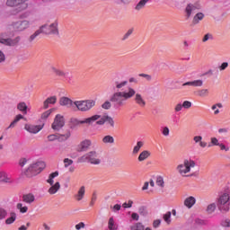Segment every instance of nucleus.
<instances>
[{"label": "nucleus", "instance_id": "nucleus-1", "mask_svg": "<svg viewBox=\"0 0 230 230\" xmlns=\"http://www.w3.org/2000/svg\"><path fill=\"white\" fill-rule=\"evenodd\" d=\"M136 94V90L132 87H128L126 90L122 92H116L111 96L110 101L111 103H114L116 107H124L126 105L127 101L134 98Z\"/></svg>", "mask_w": 230, "mask_h": 230}, {"label": "nucleus", "instance_id": "nucleus-2", "mask_svg": "<svg viewBox=\"0 0 230 230\" xmlns=\"http://www.w3.org/2000/svg\"><path fill=\"white\" fill-rule=\"evenodd\" d=\"M197 166V164L192 159L187 158L184 159L183 162L176 166V172L181 177H193V173H191V170Z\"/></svg>", "mask_w": 230, "mask_h": 230}, {"label": "nucleus", "instance_id": "nucleus-3", "mask_svg": "<svg viewBox=\"0 0 230 230\" xmlns=\"http://www.w3.org/2000/svg\"><path fill=\"white\" fill-rule=\"evenodd\" d=\"M230 196L229 193L224 192L217 198V208L221 213H229L230 209Z\"/></svg>", "mask_w": 230, "mask_h": 230}, {"label": "nucleus", "instance_id": "nucleus-4", "mask_svg": "<svg viewBox=\"0 0 230 230\" xmlns=\"http://www.w3.org/2000/svg\"><path fill=\"white\" fill-rule=\"evenodd\" d=\"M46 168V163L43 161L36 162L29 166L25 172L27 177H35Z\"/></svg>", "mask_w": 230, "mask_h": 230}, {"label": "nucleus", "instance_id": "nucleus-5", "mask_svg": "<svg viewBox=\"0 0 230 230\" xmlns=\"http://www.w3.org/2000/svg\"><path fill=\"white\" fill-rule=\"evenodd\" d=\"M86 161L90 163V164L95 165L101 164L102 163V159H100V155L96 151H90L78 159L79 163H85Z\"/></svg>", "mask_w": 230, "mask_h": 230}, {"label": "nucleus", "instance_id": "nucleus-6", "mask_svg": "<svg viewBox=\"0 0 230 230\" xmlns=\"http://www.w3.org/2000/svg\"><path fill=\"white\" fill-rule=\"evenodd\" d=\"M100 118H102V115L95 114L83 120H78L77 119H71L70 128H75V127H78V125H93V123H94V121H98Z\"/></svg>", "mask_w": 230, "mask_h": 230}, {"label": "nucleus", "instance_id": "nucleus-7", "mask_svg": "<svg viewBox=\"0 0 230 230\" xmlns=\"http://www.w3.org/2000/svg\"><path fill=\"white\" fill-rule=\"evenodd\" d=\"M40 30L44 35H58V22L54 21L52 23H45L40 27Z\"/></svg>", "mask_w": 230, "mask_h": 230}, {"label": "nucleus", "instance_id": "nucleus-8", "mask_svg": "<svg viewBox=\"0 0 230 230\" xmlns=\"http://www.w3.org/2000/svg\"><path fill=\"white\" fill-rule=\"evenodd\" d=\"M55 177H58V172L50 173L47 180L48 184H50V188L48 190L49 195H55L56 193H58V190H60V182L57 181L55 183V181L53 180Z\"/></svg>", "mask_w": 230, "mask_h": 230}, {"label": "nucleus", "instance_id": "nucleus-9", "mask_svg": "<svg viewBox=\"0 0 230 230\" xmlns=\"http://www.w3.org/2000/svg\"><path fill=\"white\" fill-rule=\"evenodd\" d=\"M74 105L76 107L77 111L87 112L96 105V102L94 100L75 101L74 102Z\"/></svg>", "mask_w": 230, "mask_h": 230}, {"label": "nucleus", "instance_id": "nucleus-10", "mask_svg": "<svg viewBox=\"0 0 230 230\" xmlns=\"http://www.w3.org/2000/svg\"><path fill=\"white\" fill-rule=\"evenodd\" d=\"M30 26H31V22L28 20H19L13 22L11 24V27L13 28V31H15L16 33L26 31V30L30 29Z\"/></svg>", "mask_w": 230, "mask_h": 230}, {"label": "nucleus", "instance_id": "nucleus-11", "mask_svg": "<svg viewBox=\"0 0 230 230\" xmlns=\"http://www.w3.org/2000/svg\"><path fill=\"white\" fill-rule=\"evenodd\" d=\"M28 0H7V6L16 7L17 12H22L28 8V4H26Z\"/></svg>", "mask_w": 230, "mask_h": 230}, {"label": "nucleus", "instance_id": "nucleus-12", "mask_svg": "<svg viewBox=\"0 0 230 230\" xmlns=\"http://www.w3.org/2000/svg\"><path fill=\"white\" fill-rule=\"evenodd\" d=\"M66 125V119L63 115H56L53 123L51 124L52 130L58 132Z\"/></svg>", "mask_w": 230, "mask_h": 230}, {"label": "nucleus", "instance_id": "nucleus-13", "mask_svg": "<svg viewBox=\"0 0 230 230\" xmlns=\"http://www.w3.org/2000/svg\"><path fill=\"white\" fill-rule=\"evenodd\" d=\"M19 42H21V37L19 36L12 40L4 34L0 35V44H4V46H17Z\"/></svg>", "mask_w": 230, "mask_h": 230}, {"label": "nucleus", "instance_id": "nucleus-14", "mask_svg": "<svg viewBox=\"0 0 230 230\" xmlns=\"http://www.w3.org/2000/svg\"><path fill=\"white\" fill-rule=\"evenodd\" d=\"M105 123H108L110 127L114 128V119L109 115H104L96 121V125H105Z\"/></svg>", "mask_w": 230, "mask_h": 230}, {"label": "nucleus", "instance_id": "nucleus-15", "mask_svg": "<svg viewBox=\"0 0 230 230\" xmlns=\"http://www.w3.org/2000/svg\"><path fill=\"white\" fill-rule=\"evenodd\" d=\"M134 102L136 105H138V107H141V109L146 107V101L145 100V97L141 93H136L134 94Z\"/></svg>", "mask_w": 230, "mask_h": 230}, {"label": "nucleus", "instance_id": "nucleus-16", "mask_svg": "<svg viewBox=\"0 0 230 230\" xmlns=\"http://www.w3.org/2000/svg\"><path fill=\"white\" fill-rule=\"evenodd\" d=\"M50 71L56 76H59V78H67V73L66 71H64L63 69H60L57 66H51Z\"/></svg>", "mask_w": 230, "mask_h": 230}, {"label": "nucleus", "instance_id": "nucleus-17", "mask_svg": "<svg viewBox=\"0 0 230 230\" xmlns=\"http://www.w3.org/2000/svg\"><path fill=\"white\" fill-rule=\"evenodd\" d=\"M43 126L40 125H25V130H27V132H30L31 134H39V132H40Z\"/></svg>", "mask_w": 230, "mask_h": 230}, {"label": "nucleus", "instance_id": "nucleus-18", "mask_svg": "<svg viewBox=\"0 0 230 230\" xmlns=\"http://www.w3.org/2000/svg\"><path fill=\"white\" fill-rule=\"evenodd\" d=\"M22 200L25 204H33L35 202V195L33 193H26L22 196Z\"/></svg>", "mask_w": 230, "mask_h": 230}, {"label": "nucleus", "instance_id": "nucleus-19", "mask_svg": "<svg viewBox=\"0 0 230 230\" xmlns=\"http://www.w3.org/2000/svg\"><path fill=\"white\" fill-rule=\"evenodd\" d=\"M197 202V199L193 196H190L186 198L183 201V204L185 208H188V209H191Z\"/></svg>", "mask_w": 230, "mask_h": 230}, {"label": "nucleus", "instance_id": "nucleus-20", "mask_svg": "<svg viewBox=\"0 0 230 230\" xmlns=\"http://www.w3.org/2000/svg\"><path fill=\"white\" fill-rule=\"evenodd\" d=\"M93 145V142L89 139L83 140L79 145H78V152H85Z\"/></svg>", "mask_w": 230, "mask_h": 230}, {"label": "nucleus", "instance_id": "nucleus-21", "mask_svg": "<svg viewBox=\"0 0 230 230\" xmlns=\"http://www.w3.org/2000/svg\"><path fill=\"white\" fill-rule=\"evenodd\" d=\"M59 105H62L63 107L70 108L75 105V102H73V100L67 97H61L59 100Z\"/></svg>", "mask_w": 230, "mask_h": 230}, {"label": "nucleus", "instance_id": "nucleus-22", "mask_svg": "<svg viewBox=\"0 0 230 230\" xmlns=\"http://www.w3.org/2000/svg\"><path fill=\"white\" fill-rule=\"evenodd\" d=\"M199 9H200V5L190 4L186 7L187 17H190V16H191V13H195V12H197V10H199Z\"/></svg>", "mask_w": 230, "mask_h": 230}, {"label": "nucleus", "instance_id": "nucleus-23", "mask_svg": "<svg viewBox=\"0 0 230 230\" xmlns=\"http://www.w3.org/2000/svg\"><path fill=\"white\" fill-rule=\"evenodd\" d=\"M190 85V87H202L204 85V81L198 79L194 81H190L183 84V86Z\"/></svg>", "mask_w": 230, "mask_h": 230}, {"label": "nucleus", "instance_id": "nucleus-24", "mask_svg": "<svg viewBox=\"0 0 230 230\" xmlns=\"http://www.w3.org/2000/svg\"><path fill=\"white\" fill-rule=\"evenodd\" d=\"M55 103H57V96L49 97L44 101L43 107L48 109L49 105H55Z\"/></svg>", "mask_w": 230, "mask_h": 230}, {"label": "nucleus", "instance_id": "nucleus-25", "mask_svg": "<svg viewBox=\"0 0 230 230\" xmlns=\"http://www.w3.org/2000/svg\"><path fill=\"white\" fill-rule=\"evenodd\" d=\"M151 155V153L150 151L148 150H144L142 151L139 155H138V158H137V161L139 163H143V161H146V159H148V157H150Z\"/></svg>", "mask_w": 230, "mask_h": 230}, {"label": "nucleus", "instance_id": "nucleus-26", "mask_svg": "<svg viewBox=\"0 0 230 230\" xmlns=\"http://www.w3.org/2000/svg\"><path fill=\"white\" fill-rule=\"evenodd\" d=\"M193 141L194 143L199 144L200 148H206V146H208V142L202 141V136H195Z\"/></svg>", "mask_w": 230, "mask_h": 230}, {"label": "nucleus", "instance_id": "nucleus-27", "mask_svg": "<svg viewBox=\"0 0 230 230\" xmlns=\"http://www.w3.org/2000/svg\"><path fill=\"white\" fill-rule=\"evenodd\" d=\"M84 197H85V187L82 186L77 191V194L75 196V200H77V202H80V200H82Z\"/></svg>", "mask_w": 230, "mask_h": 230}, {"label": "nucleus", "instance_id": "nucleus-28", "mask_svg": "<svg viewBox=\"0 0 230 230\" xmlns=\"http://www.w3.org/2000/svg\"><path fill=\"white\" fill-rule=\"evenodd\" d=\"M0 182H12V178L10 175H8V173L2 171L0 172Z\"/></svg>", "mask_w": 230, "mask_h": 230}, {"label": "nucleus", "instance_id": "nucleus-29", "mask_svg": "<svg viewBox=\"0 0 230 230\" xmlns=\"http://www.w3.org/2000/svg\"><path fill=\"white\" fill-rule=\"evenodd\" d=\"M128 84V81L119 82L118 80H115L113 81V87L117 90H119V89H123V87H125V85H127Z\"/></svg>", "mask_w": 230, "mask_h": 230}, {"label": "nucleus", "instance_id": "nucleus-30", "mask_svg": "<svg viewBox=\"0 0 230 230\" xmlns=\"http://www.w3.org/2000/svg\"><path fill=\"white\" fill-rule=\"evenodd\" d=\"M17 109L20 111V112H22V114H28V105H26V102H19L17 104Z\"/></svg>", "mask_w": 230, "mask_h": 230}, {"label": "nucleus", "instance_id": "nucleus-31", "mask_svg": "<svg viewBox=\"0 0 230 230\" xmlns=\"http://www.w3.org/2000/svg\"><path fill=\"white\" fill-rule=\"evenodd\" d=\"M196 95L199 96V98H206L209 96V90L208 89H199L196 92Z\"/></svg>", "mask_w": 230, "mask_h": 230}, {"label": "nucleus", "instance_id": "nucleus-32", "mask_svg": "<svg viewBox=\"0 0 230 230\" xmlns=\"http://www.w3.org/2000/svg\"><path fill=\"white\" fill-rule=\"evenodd\" d=\"M148 1H150V0H140V1L137 4V5H136V7H135V10H136L137 12H139V11L143 10V8H145V6H146V3H148Z\"/></svg>", "mask_w": 230, "mask_h": 230}, {"label": "nucleus", "instance_id": "nucleus-33", "mask_svg": "<svg viewBox=\"0 0 230 230\" xmlns=\"http://www.w3.org/2000/svg\"><path fill=\"white\" fill-rule=\"evenodd\" d=\"M15 220H17V214H15V212H13L10 214V217H8L5 220V224L7 226H10V225L13 224V222H15Z\"/></svg>", "mask_w": 230, "mask_h": 230}, {"label": "nucleus", "instance_id": "nucleus-34", "mask_svg": "<svg viewBox=\"0 0 230 230\" xmlns=\"http://www.w3.org/2000/svg\"><path fill=\"white\" fill-rule=\"evenodd\" d=\"M102 143L104 145H112L114 144V137L111 136V135H107L102 138Z\"/></svg>", "mask_w": 230, "mask_h": 230}, {"label": "nucleus", "instance_id": "nucleus-35", "mask_svg": "<svg viewBox=\"0 0 230 230\" xmlns=\"http://www.w3.org/2000/svg\"><path fill=\"white\" fill-rule=\"evenodd\" d=\"M163 219L167 224V226H170L172 224V212L168 211L163 216Z\"/></svg>", "mask_w": 230, "mask_h": 230}, {"label": "nucleus", "instance_id": "nucleus-36", "mask_svg": "<svg viewBox=\"0 0 230 230\" xmlns=\"http://www.w3.org/2000/svg\"><path fill=\"white\" fill-rule=\"evenodd\" d=\"M202 19H204V13H198L192 20V24H199Z\"/></svg>", "mask_w": 230, "mask_h": 230}, {"label": "nucleus", "instance_id": "nucleus-37", "mask_svg": "<svg viewBox=\"0 0 230 230\" xmlns=\"http://www.w3.org/2000/svg\"><path fill=\"white\" fill-rule=\"evenodd\" d=\"M108 229L110 230H118V226L114 223V217H110L108 221Z\"/></svg>", "mask_w": 230, "mask_h": 230}, {"label": "nucleus", "instance_id": "nucleus-38", "mask_svg": "<svg viewBox=\"0 0 230 230\" xmlns=\"http://www.w3.org/2000/svg\"><path fill=\"white\" fill-rule=\"evenodd\" d=\"M144 143L142 141L137 142V145L133 148V155H136L137 154H139V151L141 148H143Z\"/></svg>", "mask_w": 230, "mask_h": 230}, {"label": "nucleus", "instance_id": "nucleus-39", "mask_svg": "<svg viewBox=\"0 0 230 230\" xmlns=\"http://www.w3.org/2000/svg\"><path fill=\"white\" fill-rule=\"evenodd\" d=\"M155 184L159 186L160 190H164V179L162 176L156 178Z\"/></svg>", "mask_w": 230, "mask_h": 230}, {"label": "nucleus", "instance_id": "nucleus-40", "mask_svg": "<svg viewBox=\"0 0 230 230\" xmlns=\"http://www.w3.org/2000/svg\"><path fill=\"white\" fill-rule=\"evenodd\" d=\"M222 107H224V105H222V103H216L214 105H212L211 109L212 111H214V114L217 116V114H220V111L218 109H222Z\"/></svg>", "mask_w": 230, "mask_h": 230}, {"label": "nucleus", "instance_id": "nucleus-41", "mask_svg": "<svg viewBox=\"0 0 230 230\" xmlns=\"http://www.w3.org/2000/svg\"><path fill=\"white\" fill-rule=\"evenodd\" d=\"M40 33H42V31H40V29L37 30L32 35L29 37V42H32L33 40H35L37 37L40 35Z\"/></svg>", "mask_w": 230, "mask_h": 230}, {"label": "nucleus", "instance_id": "nucleus-42", "mask_svg": "<svg viewBox=\"0 0 230 230\" xmlns=\"http://www.w3.org/2000/svg\"><path fill=\"white\" fill-rule=\"evenodd\" d=\"M16 208L20 210V213H28V207L23 206L22 203H17L16 204Z\"/></svg>", "mask_w": 230, "mask_h": 230}, {"label": "nucleus", "instance_id": "nucleus-43", "mask_svg": "<svg viewBox=\"0 0 230 230\" xmlns=\"http://www.w3.org/2000/svg\"><path fill=\"white\" fill-rule=\"evenodd\" d=\"M220 145V142H218V138L213 137L210 138V142L208 144V147L210 148L211 146H218Z\"/></svg>", "mask_w": 230, "mask_h": 230}, {"label": "nucleus", "instance_id": "nucleus-44", "mask_svg": "<svg viewBox=\"0 0 230 230\" xmlns=\"http://www.w3.org/2000/svg\"><path fill=\"white\" fill-rule=\"evenodd\" d=\"M215 209H217V204L216 203H211L207 208V213L211 215V213H215Z\"/></svg>", "mask_w": 230, "mask_h": 230}, {"label": "nucleus", "instance_id": "nucleus-45", "mask_svg": "<svg viewBox=\"0 0 230 230\" xmlns=\"http://www.w3.org/2000/svg\"><path fill=\"white\" fill-rule=\"evenodd\" d=\"M131 230H145V226L141 223H137L135 226H131Z\"/></svg>", "mask_w": 230, "mask_h": 230}, {"label": "nucleus", "instance_id": "nucleus-46", "mask_svg": "<svg viewBox=\"0 0 230 230\" xmlns=\"http://www.w3.org/2000/svg\"><path fill=\"white\" fill-rule=\"evenodd\" d=\"M112 107V103H111V101H106L102 104V108L105 111H109Z\"/></svg>", "mask_w": 230, "mask_h": 230}, {"label": "nucleus", "instance_id": "nucleus-47", "mask_svg": "<svg viewBox=\"0 0 230 230\" xmlns=\"http://www.w3.org/2000/svg\"><path fill=\"white\" fill-rule=\"evenodd\" d=\"M52 112H53L52 110H48L47 111L43 112L41 114V119H48V118H49V116H51Z\"/></svg>", "mask_w": 230, "mask_h": 230}, {"label": "nucleus", "instance_id": "nucleus-48", "mask_svg": "<svg viewBox=\"0 0 230 230\" xmlns=\"http://www.w3.org/2000/svg\"><path fill=\"white\" fill-rule=\"evenodd\" d=\"M63 163H64V166L65 168H69V166H71L73 164V160L69 159V158H65L63 160Z\"/></svg>", "mask_w": 230, "mask_h": 230}, {"label": "nucleus", "instance_id": "nucleus-49", "mask_svg": "<svg viewBox=\"0 0 230 230\" xmlns=\"http://www.w3.org/2000/svg\"><path fill=\"white\" fill-rule=\"evenodd\" d=\"M132 33H134V29H129L123 36L122 40H127V39H128V37H130V35H132Z\"/></svg>", "mask_w": 230, "mask_h": 230}, {"label": "nucleus", "instance_id": "nucleus-50", "mask_svg": "<svg viewBox=\"0 0 230 230\" xmlns=\"http://www.w3.org/2000/svg\"><path fill=\"white\" fill-rule=\"evenodd\" d=\"M213 35L211 33H207L202 39V42H208V40H212Z\"/></svg>", "mask_w": 230, "mask_h": 230}, {"label": "nucleus", "instance_id": "nucleus-51", "mask_svg": "<svg viewBox=\"0 0 230 230\" xmlns=\"http://www.w3.org/2000/svg\"><path fill=\"white\" fill-rule=\"evenodd\" d=\"M6 215H8V212L4 208H0V220L6 218Z\"/></svg>", "mask_w": 230, "mask_h": 230}, {"label": "nucleus", "instance_id": "nucleus-52", "mask_svg": "<svg viewBox=\"0 0 230 230\" xmlns=\"http://www.w3.org/2000/svg\"><path fill=\"white\" fill-rule=\"evenodd\" d=\"M48 141L53 142V141H57V139H58V136L52 134V135H49L47 137Z\"/></svg>", "mask_w": 230, "mask_h": 230}, {"label": "nucleus", "instance_id": "nucleus-53", "mask_svg": "<svg viewBox=\"0 0 230 230\" xmlns=\"http://www.w3.org/2000/svg\"><path fill=\"white\" fill-rule=\"evenodd\" d=\"M162 134L167 137V136H170V128L168 127H164L162 129Z\"/></svg>", "mask_w": 230, "mask_h": 230}, {"label": "nucleus", "instance_id": "nucleus-54", "mask_svg": "<svg viewBox=\"0 0 230 230\" xmlns=\"http://www.w3.org/2000/svg\"><path fill=\"white\" fill-rule=\"evenodd\" d=\"M138 76H141L142 78H146L147 82H152V75L147 74H139Z\"/></svg>", "mask_w": 230, "mask_h": 230}, {"label": "nucleus", "instance_id": "nucleus-55", "mask_svg": "<svg viewBox=\"0 0 230 230\" xmlns=\"http://www.w3.org/2000/svg\"><path fill=\"white\" fill-rule=\"evenodd\" d=\"M227 67H229V63L224 62V63H222L221 66H219V70H220V71H226V69H227Z\"/></svg>", "mask_w": 230, "mask_h": 230}, {"label": "nucleus", "instance_id": "nucleus-56", "mask_svg": "<svg viewBox=\"0 0 230 230\" xmlns=\"http://www.w3.org/2000/svg\"><path fill=\"white\" fill-rule=\"evenodd\" d=\"M132 204H134V201L128 200V203L125 202V203L122 204V208H126V209H127L128 208H132Z\"/></svg>", "mask_w": 230, "mask_h": 230}, {"label": "nucleus", "instance_id": "nucleus-57", "mask_svg": "<svg viewBox=\"0 0 230 230\" xmlns=\"http://www.w3.org/2000/svg\"><path fill=\"white\" fill-rule=\"evenodd\" d=\"M183 109H190L191 107V102L190 101H185L182 103Z\"/></svg>", "mask_w": 230, "mask_h": 230}, {"label": "nucleus", "instance_id": "nucleus-58", "mask_svg": "<svg viewBox=\"0 0 230 230\" xmlns=\"http://www.w3.org/2000/svg\"><path fill=\"white\" fill-rule=\"evenodd\" d=\"M21 119H24V116L18 114L15 116L13 121H14V123H19V121H21Z\"/></svg>", "mask_w": 230, "mask_h": 230}, {"label": "nucleus", "instance_id": "nucleus-59", "mask_svg": "<svg viewBox=\"0 0 230 230\" xmlns=\"http://www.w3.org/2000/svg\"><path fill=\"white\" fill-rule=\"evenodd\" d=\"M117 4H128L130 0H114Z\"/></svg>", "mask_w": 230, "mask_h": 230}, {"label": "nucleus", "instance_id": "nucleus-60", "mask_svg": "<svg viewBox=\"0 0 230 230\" xmlns=\"http://www.w3.org/2000/svg\"><path fill=\"white\" fill-rule=\"evenodd\" d=\"M97 199H98V196H96V193H93L92 197V200L90 202V206H94Z\"/></svg>", "mask_w": 230, "mask_h": 230}, {"label": "nucleus", "instance_id": "nucleus-61", "mask_svg": "<svg viewBox=\"0 0 230 230\" xmlns=\"http://www.w3.org/2000/svg\"><path fill=\"white\" fill-rule=\"evenodd\" d=\"M85 227V224L84 222H80L79 224L75 225V229L80 230Z\"/></svg>", "mask_w": 230, "mask_h": 230}, {"label": "nucleus", "instance_id": "nucleus-62", "mask_svg": "<svg viewBox=\"0 0 230 230\" xmlns=\"http://www.w3.org/2000/svg\"><path fill=\"white\" fill-rule=\"evenodd\" d=\"M221 226L223 227H230V220L229 219H226L225 221L222 222Z\"/></svg>", "mask_w": 230, "mask_h": 230}, {"label": "nucleus", "instance_id": "nucleus-63", "mask_svg": "<svg viewBox=\"0 0 230 230\" xmlns=\"http://www.w3.org/2000/svg\"><path fill=\"white\" fill-rule=\"evenodd\" d=\"M182 104H181V103H178L176 106H175V108H174V110H175V112H181V111H182Z\"/></svg>", "mask_w": 230, "mask_h": 230}, {"label": "nucleus", "instance_id": "nucleus-64", "mask_svg": "<svg viewBox=\"0 0 230 230\" xmlns=\"http://www.w3.org/2000/svg\"><path fill=\"white\" fill-rule=\"evenodd\" d=\"M6 60V56H4V53H3V51L0 50V64L2 62H4Z\"/></svg>", "mask_w": 230, "mask_h": 230}]
</instances>
